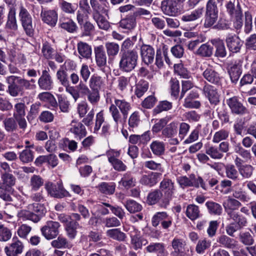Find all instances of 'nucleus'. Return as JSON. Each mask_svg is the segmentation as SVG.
<instances>
[{
	"mask_svg": "<svg viewBox=\"0 0 256 256\" xmlns=\"http://www.w3.org/2000/svg\"><path fill=\"white\" fill-rule=\"evenodd\" d=\"M8 84L6 92L12 96L15 97L22 94L24 90H32L36 88V80L34 78L30 80L14 75L6 78Z\"/></svg>",
	"mask_w": 256,
	"mask_h": 256,
	"instance_id": "1",
	"label": "nucleus"
},
{
	"mask_svg": "<svg viewBox=\"0 0 256 256\" xmlns=\"http://www.w3.org/2000/svg\"><path fill=\"white\" fill-rule=\"evenodd\" d=\"M114 102L110 106L109 111L114 122L115 126L118 128V124L122 123V115L126 120L132 109V106L124 99L114 98Z\"/></svg>",
	"mask_w": 256,
	"mask_h": 256,
	"instance_id": "2",
	"label": "nucleus"
},
{
	"mask_svg": "<svg viewBox=\"0 0 256 256\" xmlns=\"http://www.w3.org/2000/svg\"><path fill=\"white\" fill-rule=\"evenodd\" d=\"M46 212L44 206L38 203H34L28 206V210H20L17 216L22 220H30L36 223L38 222Z\"/></svg>",
	"mask_w": 256,
	"mask_h": 256,
	"instance_id": "3",
	"label": "nucleus"
},
{
	"mask_svg": "<svg viewBox=\"0 0 256 256\" xmlns=\"http://www.w3.org/2000/svg\"><path fill=\"white\" fill-rule=\"evenodd\" d=\"M228 220L232 222L226 227V234L230 236H234L235 232L240 230L247 224V219L241 212L238 210H232L227 214Z\"/></svg>",
	"mask_w": 256,
	"mask_h": 256,
	"instance_id": "4",
	"label": "nucleus"
},
{
	"mask_svg": "<svg viewBox=\"0 0 256 256\" xmlns=\"http://www.w3.org/2000/svg\"><path fill=\"white\" fill-rule=\"evenodd\" d=\"M138 52L136 49L120 52L119 62L120 69L124 72H132L138 65Z\"/></svg>",
	"mask_w": 256,
	"mask_h": 256,
	"instance_id": "5",
	"label": "nucleus"
},
{
	"mask_svg": "<svg viewBox=\"0 0 256 256\" xmlns=\"http://www.w3.org/2000/svg\"><path fill=\"white\" fill-rule=\"evenodd\" d=\"M3 182L0 183V198L6 202L12 201L11 196V186L16 183V178L10 172H2L1 176Z\"/></svg>",
	"mask_w": 256,
	"mask_h": 256,
	"instance_id": "6",
	"label": "nucleus"
},
{
	"mask_svg": "<svg viewBox=\"0 0 256 256\" xmlns=\"http://www.w3.org/2000/svg\"><path fill=\"white\" fill-rule=\"evenodd\" d=\"M203 12V8L194 9L182 15L180 18V21L186 26L187 30H194L199 25V20L202 16Z\"/></svg>",
	"mask_w": 256,
	"mask_h": 256,
	"instance_id": "7",
	"label": "nucleus"
},
{
	"mask_svg": "<svg viewBox=\"0 0 256 256\" xmlns=\"http://www.w3.org/2000/svg\"><path fill=\"white\" fill-rule=\"evenodd\" d=\"M20 21L26 34L33 37L34 34L36 25L33 24L32 18L28 10L22 5L20 7L18 14Z\"/></svg>",
	"mask_w": 256,
	"mask_h": 256,
	"instance_id": "8",
	"label": "nucleus"
},
{
	"mask_svg": "<svg viewBox=\"0 0 256 256\" xmlns=\"http://www.w3.org/2000/svg\"><path fill=\"white\" fill-rule=\"evenodd\" d=\"M44 188L48 194L52 198H62L72 196L70 193L64 188L61 180L55 183L47 182L44 184Z\"/></svg>",
	"mask_w": 256,
	"mask_h": 256,
	"instance_id": "9",
	"label": "nucleus"
},
{
	"mask_svg": "<svg viewBox=\"0 0 256 256\" xmlns=\"http://www.w3.org/2000/svg\"><path fill=\"white\" fill-rule=\"evenodd\" d=\"M171 246L173 249L170 253L172 256H193V248L188 246L182 238L175 237L171 242Z\"/></svg>",
	"mask_w": 256,
	"mask_h": 256,
	"instance_id": "10",
	"label": "nucleus"
},
{
	"mask_svg": "<svg viewBox=\"0 0 256 256\" xmlns=\"http://www.w3.org/2000/svg\"><path fill=\"white\" fill-rule=\"evenodd\" d=\"M218 10L216 0H208L206 6L204 27L209 28L217 21Z\"/></svg>",
	"mask_w": 256,
	"mask_h": 256,
	"instance_id": "11",
	"label": "nucleus"
},
{
	"mask_svg": "<svg viewBox=\"0 0 256 256\" xmlns=\"http://www.w3.org/2000/svg\"><path fill=\"white\" fill-rule=\"evenodd\" d=\"M164 192V196L162 200L160 206L165 208L170 204V200L172 199L174 194V182L172 180L168 178H164L160 184V189Z\"/></svg>",
	"mask_w": 256,
	"mask_h": 256,
	"instance_id": "12",
	"label": "nucleus"
},
{
	"mask_svg": "<svg viewBox=\"0 0 256 256\" xmlns=\"http://www.w3.org/2000/svg\"><path fill=\"white\" fill-rule=\"evenodd\" d=\"M106 154L108 162L115 170L122 172L127 170L126 165L118 158L120 154V150L111 149L106 152Z\"/></svg>",
	"mask_w": 256,
	"mask_h": 256,
	"instance_id": "13",
	"label": "nucleus"
},
{
	"mask_svg": "<svg viewBox=\"0 0 256 256\" xmlns=\"http://www.w3.org/2000/svg\"><path fill=\"white\" fill-rule=\"evenodd\" d=\"M60 226L58 222L48 220L40 228L42 234L47 240H51L57 237L59 234Z\"/></svg>",
	"mask_w": 256,
	"mask_h": 256,
	"instance_id": "14",
	"label": "nucleus"
},
{
	"mask_svg": "<svg viewBox=\"0 0 256 256\" xmlns=\"http://www.w3.org/2000/svg\"><path fill=\"white\" fill-rule=\"evenodd\" d=\"M186 0H163L161 4V10L166 15L176 16L180 12L179 4L183 3Z\"/></svg>",
	"mask_w": 256,
	"mask_h": 256,
	"instance_id": "15",
	"label": "nucleus"
},
{
	"mask_svg": "<svg viewBox=\"0 0 256 256\" xmlns=\"http://www.w3.org/2000/svg\"><path fill=\"white\" fill-rule=\"evenodd\" d=\"M226 103L233 114L242 116L248 112V108L243 104L238 96H234L227 99Z\"/></svg>",
	"mask_w": 256,
	"mask_h": 256,
	"instance_id": "16",
	"label": "nucleus"
},
{
	"mask_svg": "<svg viewBox=\"0 0 256 256\" xmlns=\"http://www.w3.org/2000/svg\"><path fill=\"white\" fill-rule=\"evenodd\" d=\"M96 65L102 72L106 74L107 68V56L103 45L96 46L94 48Z\"/></svg>",
	"mask_w": 256,
	"mask_h": 256,
	"instance_id": "17",
	"label": "nucleus"
},
{
	"mask_svg": "<svg viewBox=\"0 0 256 256\" xmlns=\"http://www.w3.org/2000/svg\"><path fill=\"white\" fill-rule=\"evenodd\" d=\"M172 218L166 212H157L152 218V224L153 226L156 228L160 224L162 228L167 230L172 226Z\"/></svg>",
	"mask_w": 256,
	"mask_h": 256,
	"instance_id": "18",
	"label": "nucleus"
},
{
	"mask_svg": "<svg viewBox=\"0 0 256 256\" xmlns=\"http://www.w3.org/2000/svg\"><path fill=\"white\" fill-rule=\"evenodd\" d=\"M24 249V244L17 237H14L12 242L4 248L6 256H19Z\"/></svg>",
	"mask_w": 256,
	"mask_h": 256,
	"instance_id": "19",
	"label": "nucleus"
},
{
	"mask_svg": "<svg viewBox=\"0 0 256 256\" xmlns=\"http://www.w3.org/2000/svg\"><path fill=\"white\" fill-rule=\"evenodd\" d=\"M226 70L231 82L236 84L242 72V62L240 60L235 61L228 64Z\"/></svg>",
	"mask_w": 256,
	"mask_h": 256,
	"instance_id": "20",
	"label": "nucleus"
},
{
	"mask_svg": "<svg viewBox=\"0 0 256 256\" xmlns=\"http://www.w3.org/2000/svg\"><path fill=\"white\" fill-rule=\"evenodd\" d=\"M225 41L229 50V56H231V54H236L240 52L242 44L236 34H228L226 38Z\"/></svg>",
	"mask_w": 256,
	"mask_h": 256,
	"instance_id": "21",
	"label": "nucleus"
},
{
	"mask_svg": "<svg viewBox=\"0 0 256 256\" xmlns=\"http://www.w3.org/2000/svg\"><path fill=\"white\" fill-rule=\"evenodd\" d=\"M38 84L39 88L42 90L49 91L53 88L54 81L48 68L42 70V74L38 79Z\"/></svg>",
	"mask_w": 256,
	"mask_h": 256,
	"instance_id": "22",
	"label": "nucleus"
},
{
	"mask_svg": "<svg viewBox=\"0 0 256 256\" xmlns=\"http://www.w3.org/2000/svg\"><path fill=\"white\" fill-rule=\"evenodd\" d=\"M40 16L44 24L52 28L56 26L58 20V14L56 10L42 8Z\"/></svg>",
	"mask_w": 256,
	"mask_h": 256,
	"instance_id": "23",
	"label": "nucleus"
},
{
	"mask_svg": "<svg viewBox=\"0 0 256 256\" xmlns=\"http://www.w3.org/2000/svg\"><path fill=\"white\" fill-rule=\"evenodd\" d=\"M205 83L202 88L204 94L208 99L210 104L214 106L218 105L220 103V100L217 88L209 84Z\"/></svg>",
	"mask_w": 256,
	"mask_h": 256,
	"instance_id": "24",
	"label": "nucleus"
},
{
	"mask_svg": "<svg viewBox=\"0 0 256 256\" xmlns=\"http://www.w3.org/2000/svg\"><path fill=\"white\" fill-rule=\"evenodd\" d=\"M202 76L210 83L218 86H222V77L212 68H206L203 72Z\"/></svg>",
	"mask_w": 256,
	"mask_h": 256,
	"instance_id": "25",
	"label": "nucleus"
},
{
	"mask_svg": "<svg viewBox=\"0 0 256 256\" xmlns=\"http://www.w3.org/2000/svg\"><path fill=\"white\" fill-rule=\"evenodd\" d=\"M168 48L166 45H163L162 48L156 49V65L159 68H162L164 66V60L169 66L172 64L170 59L168 56Z\"/></svg>",
	"mask_w": 256,
	"mask_h": 256,
	"instance_id": "26",
	"label": "nucleus"
},
{
	"mask_svg": "<svg viewBox=\"0 0 256 256\" xmlns=\"http://www.w3.org/2000/svg\"><path fill=\"white\" fill-rule=\"evenodd\" d=\"M140 54L142 61L148 66L154 62L155 55L154 49L150 45L142 44L140 48Z\"/></svg>",
	"mask_w": 256,
	"mask_h": 256,
	"instance_id": "27",
	"label": "nucleus"
},
{
	"mask_svg": "<svg viewBox=\"0 0 256 256\" xmlns=\"http://www.w3.org/2000/svg\"><path fill=\"white\" fill-rule=\"evenodd\" d=\"M161 176V172H149L147 174L142 176L139 182L142 186L150 188L158 182Z\"/></svg>",
	"mask_w": 256,
	"mask_h": 256,
	"instance_id": "28",
	"label": "nucleus"
},
{
	"mask_svg": "<svg viewBox=\"0 0 256 256\" xmlns=\"http://www.w3.org/2000/svg\"><path fill=\"white\" fill-rule=\"evenodd\" d=\"M70 132L74 134L76 138L79 140L84 138L87 134V131L84 125L82 122H76L74 120L72 122Z\"/></svg>",
	"mask_w": 256,
	"mask_h": 256,
	"instance_id": "29",
	"label": "nucleus"
},
{
	"mask_svg": "<svg viewBox=\"0 0 256 256\" xmlns=\"http://www.w3.org/2000/svg\"><path fill=\"white\" fill-rule=\"evenodd\" d=\"M58 26L69 33H74L78 28L76 23L72 18L66 16L60 18Z\"/></svg>",
	"mask_w": 256,
	"mask_h": 256,
	"instance_id": "30",
	"label": "nucleus"
},
{
	"mask_svg": "<svg viewBox=\"0 0 256 256\" xmlns=\"http://www.w3.org/2000/svg\"><path fill=\"white\" fill-rule=\"evenodd\" d=\"M145 250L148 253L156 254L157 256H168L164 244L162 242H150L146 248Z\"/></svg>",
	"mask_w": 256,
	"mask_h": 256,
	"instance_id": "31",
	"label": "nucleus"
},
{
	"mask_svg": "<svg viewBox=\"0 0 256 256\" xmlns=\"http://www.w3.org/2000/svg\"><path fill=\"white\" fill-rule=\"evenodd\" d=\"M78 52L80 59L88 60L92 58V48L88 43L80 41L77 44Z\"/></svg>",
	"mask_w": 256,
	"mask_h": 256,
	"instance_id": "32",
	"label": "nucleus"
},
{
	"mask_svg": "<svg viewBox=\"0 0 256 256\" xmlns=\"http://www.w3.org/2000/svg\"><path fill=\"white\" fill-rule=\"evenodd\" d=\"M211 42L215 48L214 56L218 58H224L227 56V50L222 40L215 38L211 40Z\"/></svg>",
	"mask_w": 256,
	"mask_h": 256,
	"instance_id": "33",
	"label": "nucleus"
},
{
	"mask_svg": "<svg viewBox=\"0 0 256 256\" xmlns=\"http://www.w3.org/2000/svg\"><path fill=\"white\" fill-rule=\"evenodd\" d=\"M118 183L120 185L128 189L136 186V180L134 173L131 171H128L122 174V178Z\"/></svg>",
	"mask_w": 256,
	"mask_h": 256,
	"instance_id": "34",
	"label": "nucleus"
},
{
	"mask_svg": "<svg viewBox=\"0 0 256 256\" xmlns=\"http://www.w3.org/2000/svg\"><path fill=\"white\" fill-rule=\"evenodd\" d=\"M50 244L52 247L58 249H70L73 246L66 238L62 235L58 236L56 239L52 240Z\"/></svg>",
	"mask_w": 256,
	"mask_h": 256,
	"instance_id": "35",
	"label": "nucleus"
},
{
	"mask_svg": "<svg viewBox=\"0 0 256 256\" xmlns=\"http://www.w3.org/2000/svg\"><path fill=\"white\" fill-rule=\"evenodd\" d=\"M105 78L98 76V74H94L90 77L89 82V86L92 90L99 91L105 86Z\"/></svg>",
	"mask_w": 256,
	"mask_h": 256,
	"instance_id": "36",
	"label": "nucleus"
},
{
	"mask_svg": "<svg viewBox=\"0 0 256 256\" xmlns=\"http://www.w3.org/2000/svg\"><path fill=\"white\" fill-rule=\"evenodd\" d=\"M178 124L176 122H172L164 126L162 130L163 138H172L176 136L178 133Z\"/></svg>",
	"mask_w": 256,
	"mask_h": 256,
	"instance_id": "37",
	"label": "nucleus"
},
{
	"mask_svg": "<svg viewBox=\"0 0 256 256\" xmlns=\"http://www.w3.org/2000/svg\"><path fill=\"white\" fill-rule=\"evenodd\" d=\"M16 12L14 8H10L9 10L6 24V28L16 30L18 29V24L16 19Z\"/></svg>",
	"mask_w": 256,
	"mask_h": 256,
	"instance_id": "38",
	"label": "nucleus"
},
{
	"mask_svg": "<svg viewBox=\"0 0 256 256\" xmlns=\"http://www.w3.org/2000/svg\"><path fill=\"white\" fill-rule=\"evenodd\" d=\"M92 18L96 22L99 28L108 30L110 28V24L106 18L100 12H93Z\"/></svg>",
	"mask_w": 256,
	"mask_h": 256,
	"instance_id": "39",
	"label": "nucleus"
},
{
	"mask_svg": "<svg viewBox=\"0 0 256 256\" xmlns=\"http://www.w3.org/2000/svg\"><path fill=\"white\" fill-rule=\"evenodd\" d=\"M164 195L159 189L151 190L148 194L146 202L148 205H154L157 204L162 198Z\"/></svg>",
	"mask_w": 256,
	"mask_h": 256,
	"instance_id": "40",
	"label": "nucleus"
},
{
	"mask_svg": "<svg viewBox=\"0 0 256 256\" xmlns=\"http://www.w3.org/2000/svg\"><path fill=\"white\" fill-rule=\"evenodd\" d=\"M116 184L114 182H102L97 186V188L102 194L106 195H112L115 192Z\"/></svg>",
	"mask_w": 256,
	"mask_h": 256,
	"instance_id": "41",
	"label": "nucleus"
},
{
	"mask_svg": "<svg viewBox=\"0 0 256 256\" xmlns=\"http://www.w3.org/2000/svg\"><path fill=\"white\" fill-rule=\"evenodd\" d=\"M136 26V19L134 15H128L120 22V26L127 31L134 29Z\"/></svg>",
	"mask_w": 256,
	"mask_h": 256,
	"instance_id": "42",
	"label": "nucleus"
},
{
	"mask_svg": "<svg viewBox=\"0 0 256 256\" xmlns=\"http://www.w3.org/2000/svg\"><path fill=\"white\" fill-rule=\"evenodd\" d=\"M208 213L212 216H220L222 212V206L213 201H208L205 204Z\"/></svg>",
	"mask_w": 256,
	"mask_h": 256,
	"instance_id": "43",
	"label": "nucleus"
},
{
	"mask_svg": "<svg viewBox=\"0 0 256 256\" xmlns=\"http://www.w3.org/2000/svg\"><path fill=\"white\" fill-rule=\"evenodd\" d=\"M54 52L55 50L50 42L45 41L42 42V53L44 58L48 60L52 59Z\"/></svg>",
	"mask_w": 256,
	"mask_h": 256,
	"instance_id": "44",
	"label": "nucleus"
},
{
	"mask_svg": "<svg viewBox=\"0 0 256 256\" xmlns=\"http://www.w3.org/2000/svg\"><path fill=\"white\" fill-rule=\"evenodd\" d=\"M106 234L109 238L118 242H124L126 238V234L122 232L120 228L108 230L106 231Z\"/></svg>",
	"mask_w": 256,
	"mask_h": 256,
	"instance_id": "45",
	"label": "nucleus"
},
{
	"mask_svg": "<svg viewBox=\"0 0 256 256\" xmlns=\"http://www.w3.org/2000/svg\"><path fill=\"white\" fill-rule=\"evenodd\" d=\"M186 214L192 220H196L200 216L199 207L194 204H188L186 207Z\"/></svg>",
	"mask_w": 256,
	"mask_h": 256,
	"instance_id": "46",
	"label": "nucleus"
},
{
	"mask_svg": "<svg viewBox=\"0 0 256 256\" xmlns=\"http://www.w3.org/2000/svg\"><path fill=\"white\" fill-rule=\"evenodd\" d=\"M64 229L68 238L70 240H74L78 234L77 229L80 228L78 223L70 222L67 224H64Z\"/></svg>",
	"mask_w": 256,
	"mask_h": 256,
	"instance_id": "47",
	"label": "nucleus"
},
{
	"mask_svg": "<svg viewBox=\"0 0 256 256\" xmlns=\"http://www.w3.org/2000/svg\"><path fill=\"white\" fill-rule=\"evenodd\" d=\"M150 146L155 156H159L164 154L165 144L163 142L154 140L151 143Z\"/></svg>",
	"mask_w": 256,
	"mask_h": 256,
	"instance_id": "48",
	"label": "nucleus"
},
{
	"mask_svg": "<svg viewBox=\"0 0 256 256\" xmlns=\"http://www.w3.org/2000/svg\"><path fill=\"white\" fill-rule=\"evenodd\" d=\"M217 242L227 248H234L236 246V240L228 236L222 234L218 238Z\"/></svg>",
	"mask_w": 256,
	"mask_h": 256,
	"instance_id": "49",
	"label": "nucleus"
},
{
	"mask_svg": "<svg viewBox=\"0 0 256 256\" xmlns=\"http://www.w3.org/2000/svg\"><path fill=\"white\" fill-rule=\"evenodd\" d=\"M34 152L30 149H25L20 152L18 158L23 164H28L33 161Z\"/></svg>",
	"mask_w": 256,
	"mask_h": 256,
	"instance_id": "50",
	"label": "nucleus"
},
{
	"mask_svg": "<svg viewBox=\"0 0 256 256\" xmlns=\"http://www.w3.org/2000/svg\"><path fill=\"white\" fill-rule=\"evenodd\" d=\"M140 122L139 112L137 111L134 112L130 116L128 120V129L130 131H134V130L138 128Z\"/></svg>",
	"mask_w": 256,
	"mask_h": 256,
	"instance_id": "51",
	"label": "nucleus"
},
{
	"mask_svg": "<svg viewBox=\"0 0 256 256\" xmlns=\"http://www.w3.org/2000/svg\"><path fill=\"white\" fill-rule=\"evenodd\" d=\"M124 206L127 210L132 214L138 212L142 209V206L133 200H127Z\"/></svg>",
	"mask_w": 256,
	"mask_h": 256,
	"instance_id": "52",
	"label": "nucleus"
},
{
	"mask_svg": "<svg viewBox=\"0 0 256 256\" xmlns=\"http://www.w3.org/2000/svg\"><path fill=\"white\" fill-rule=\"evenodd\" d=\"M106 50V53L109 57L114 58L118 53L120 50L119 45L114 42H106L105 44V48Z\"/></svg>",
	"mask_w": 256,
	"mask_h": 256,
	"instance_id": "53",
	"label": "nucleus"
},
{
	"mask_svg": "<svg viewBox=\"0 0 256 256\" xmlns=\"http://www.w3.org/2000/svg\"><path fill=\"white\" fill-rule=\"evenodd\" d=\"M206 152L210 156V158L214 160H220L224 156V154H222L216 146H210L206 148Z\"/></svg>",
	"mask_w": 256,
	"mask_h": 256,
	"instance_id": "54",
	"label": "nucleus"
},
{
	"mask_svg": "<svg viewBox=\"0 0 256 256\" xmlns=\"http://www.w3.org/2000/svg\"><path fill=\"white\" fill-rule=\"evenodd\" d=\"M58 100V106L61 112H68L70 110V103L66 96L63 94H57Z\"/></svg>",
	"mask_w": 256,
	"mask_h": 256,
	"instance_id": "55",
	"label": "nucleus"
},
{
	"mask_svg": "<svg viewBox=\"0 0 256 256\" xmlns=\"http://www.w3.org/2000/svg\"><path fill=\"white\" fill-rule=\"evenodd\" d=\"M2 124L4 130L8 132H12L18 130V124L14 118H5Z\"/></svg>",
	"mask_w": 256,
	"mask_h": 256,
	"instance_id": "56",
	"label": "nucleus"
},
{
	"mask_svg": "<svg viewBox=\"0 0 256 256\" xmlns=\"http://www.w3.org/2000/svg\"><path fill=\"white\" fill-rule=\"evenodd\" d=\"M40 104L36 102L30 106V111L28 113L26 118L30 122H32L38 116L40 111Z\"/></svg>",
	"mask_w": 256,
	"mask_h": 256,
	"instance_id": "57",
	"label": "nucleus"
},
{
	"mask_svg": "<svg viewBox=\"0 0 256 256\" xmlns=\"http://www.w3.org/2000/svg\"><path fill=\"white\" fill-rule=\"evenodd\" d=\"M170 86L171 96L177 99L180 93L179 81L176 78H172L170 81Z\"/></svg>",
	"mask_w": 256,
	"mask_h": 256,
	"instance_id": "58",
	"label": "nucleus"
},
{
	"mask_svg": "<svg viewBox=\"0 0 256 256\" xmlns=\"http://www.w3.org/2000/svg\"><path fill=\"white\" fill-rule=\"evenodd\" d=\"M242 206L241 203L237 200L229 198L228 199V204L223 203V206L227 214L232 210H238V208Z\"/></svg>",
	"mask_w": 256,
	"mask_h": 256,
	"instance_id": "59",
	"label": "nucleus"
},
{
	"mask_svg": "<svg viewBox=\"0 0 256 256\" xmlns=\"http://www.w3.org/2000/svg\"><path fill=\"white\" fill-rule=\"evenodd\" d=\"M148 82L144 80H140L136 86L135 94L140 98L148 90Z\"/></svg>",
	"mask_w": 256,
	"mask_h": 256,
	"instance_id": "60",
	"label": "nucleus"
},
{
	"mask_svg": "<svg viewBox=\"0 0 256 256\" xmlns=\"http://www.w3.org/2000/svg\"><path fill=\"white\" fill-rule=\"evenodd\" d=\"M216 112L218 114V117L220 120L222 124H226L230 123V115L228 110L223 107L222 108H218L216 110Z\"/></svg>",
	"mask_w": 256,
	"mask_h": 256,
	"instance_id": "61",
	"label": "nucleus"
},
{
	"mask_svg": "<svg viewBox=\"0 0 256 256\" xmlns=\"http://www.w3.org/2000/svg\"><path fill=\"white\" fill-rule=\"evenodd\" d=\"M239 240L242 244L246 246H250L253 245L255 242L253 236L248 232L240 234Z\"/></svg>",
	"mask_w": 256,
	"mask_h": 256,
	"instance_id": "62",
	"label": "nucleus"
},
{
	"mask_svg": "<svg viewBox=\"0 0 256 256\" xmlns=\"http://www.w3.org/2000/svg\"><path fill=\"white\" fill-rule=\"evenodd\" d=\"M213 46L208 43L204 44L197 50L196 54L202 57H210L213 54Z\"/></svg>",
	"mask_w": 256,
	"mask_h": 256,
	"instance_id": "63",
	"label": "nucleus"
},
{
	"mask_svg": "<svg viewBox=\"0 0 256 256\" xmlns=\"http://www.w3.org/2000/svg\"><path fill=\"white\" fill-rule=\"evenodd\" d=\"M172 104L171 102L168 100L160 101L158 104L153 110L154 114H158L164 111H168L172 108Z\"/></svg>",
	"mask_w": 256,
	"mask_h": 256,
	"instance_id": "64",
	"label": "nucleus"
}]
</instances>
